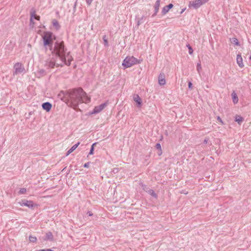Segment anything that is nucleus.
Here are the masks:
<instances>
[{
    "mask_svg": "<svg viewBox=\"0 0 251 251\" xmlns=\"http://www.w3.org/2000/svg\"><path fill=\"white\" fill-rule=\"evenodd\" d=\"M58 97L65 102L69 107L77 110L80 103H88L90 98L87 96L86 92L81 87H78L66 90L61 91Z\"/></svg>",
    "mask_w": 251,
    "mask_h": 251,
    "instance_id": "obj_1",
    "label": "nucleus"
},
{
    "mask_svg": "<svg viewBox=\"0 0 251 251\" xmlns=\"http://www.w3.org/2000/svg\"><path fill=\"white\" fill-rule=\"evenodd\" d=\"M67 49L65 47L64 42L63 41H58L54 43L53 50H52V56H55V58H60L63 55L66 54Z\"/></svg>",
    "mask_w": 251,
    "mask_h": 251,
    "instance_id": "obj_2",
    "label": "nucleus"
},
{
    "mask_svg": "<svg viewBox=\"0 0 251 251\" xmlns=\"http://www.w3.org/2000/svg\"><path fill=\"white\" fill-rule=\"evenodd\" d=\"M141 62L139 60H138L133 56H127L124 60L122 65L125 68H127L135 64H139Z\"/></svg>",
    "mask_w": 251,
    "mask_h": 251,
    "instance_id": "obj_3",
    "label": "nucleus"
},
{
    "mask_svg": "<svg viewBox=\"0 0 251 251\" xmlns=\"http://www.w3.org/2000/svg\"><path fill=\"white\" fill-rule=\"evenodd\" d=\"M42 39L43 41V46L46 49L48 45H50L51 41V34L50 31H45L42 35Z\"/></svg>",
    "mask_w": 251,
    "mask_h": 251,
    "instance_id": "obj_4",
    "label": "nucleus"
},
{
    "mask_svg": "<svg viewBox=\"0 0 251 251\" xmlns=\"http://www.w3.org/2000/svg\"><path fill=\"white\" fill-rule=\"evenodd\" d=\"M58 58H55V56L49 57L45 61L44 66L48 69L54 68V66H56V62H57Z\"/></svg>",
    "mask_w": 251,
    "mask_h": 251,
    "instance_id": "obj_5",
    "label": "nucleus"
},
{
    "mask_svg": "<svg viewBox=\"0 0 251 251\" xmlns=\"http://www.w3.org/2000/svg\"><path fill=\"white\" fill-rule=\"evenodd\" d=\"M14 75L21 74L25 72V67L21 63L17 62L15 63L14 66Z\"/></svg>",
    "mask_w": 251,
    "mask_h": 251,
    "instance_id": "obj_6",
    "label": "nucleus"
},
{
    "mask_svg": "<svg viewBox=\"0 0 251 251\" xmlns=\"http://www.w3.org/2000/svg\"><path fill=\"white\" fill-rule=\"evenodd\" d=\"M19 203L21 206H25L31 209H33L37 206V204L34 203L33 201H28L25 199L22 200Z\"/></svg>",
    "mask_w": 251,
    "mask_h": 251,
    "instance_id": "obj_7",
    "label": "nucleus"
},
{
    "mask_svg": "<svg viewBox=\"0 0 251 251\" xmlns=\"http://www.w3.org/2000/svg\"><path fill=\"white\" fill-rule=\"evenodd\" d=\"M108 102H105L104 103H101V104L95 106L94 108L92 113V114H97L99 112H100L101 111H102L107 105Z\"/></svg>",
    "mask_w": 251,
    "mask_h": 251,
    "instance_id": "obj_8",
    "label": "nucleus"
},
{
    "mask_svg": "<svg viewBox=\"0 0 251 251\" xmlns=\"http://www.w3.org/2000/svg\"><path fill=\"white\" fill-rule=\"evenodd\" d=\"M202 0H196L195 1H190L189 3V7L191 6L193 7L195 9H197L199 8L201 5H202Z\"/></svg>",
    "mask_w": 251,
    "mask_h": 251,
    "instance_id": "obj_9",
    "label": "nucleus"
},
{
    "mask_svg": "<svg viewBox=\"0 0 251 251\" xmlns=\"http://www.w3.org/2000/svg\"><path fill=\"white\" fill-rule=\"evenodd\" d=\"M134 101L136 103L138 107H141L142 105V100L138 94H134L133 97Z\"/></svg>",
    "mask_w": 251,
    "mask_h": 251,
    "instance_id": "obj_10",
    "label": "nucleus"
},
{
    "mask_svg": "<svg viewBox=\"0 0 251 251\" xmlns=\"http://www.w3.org/2000/svg\"><path fill=\"white\" fill-rule=\"evenodd\" d=\"M59 59L61 61V62L64 63L65 64V65L68 66L71 65V61L73 60V58L72 57H71V58H68V59L67 60L66 54H65L64 55H63L62 57H61Z\"/></svg>",
    "mask_w": 251,
    "mask_h": 251,
    "instance_id": "obj_11",
    "label": "nucleus"
},
{
    "mask_svg": "<svg viewBox=\"0 0 251 251\" xmlns=\"http://www.w3.org/2000/svg\"><path fill=\"white\" fill-rule=\"evenodd\" d=\"M59 59L61 61V62L64 63L65 64V65L68 66L71 65V61L73 60V58L72 57H71V58H68V59L67 60L66 54H65L64 55H63L62 57H61Z\"/></svg>",
    "mask_w": 251,
    "mask_h": 251,
    "instance_id": "obj_12",
    "label": "nucleus"
},
{
    "mask_svg": "<svg viewBox=\"0 0 251 251\" xmlns=\"http://www.w3.org/2000/svg\"><path fill=\"white\" fill-rule=\"evenodd\" d=\"M59 59L61 61V62L64 63L65 64V65L68 66L71 65V61L73 60V58L72 57H71V58H68V59L67 60L66 54H65L64 55H63L62 57H61Z\"/></svg>",
    "mask_w": 251,
    "mask_h": 251,
    "instance_id": "obj_13",
    "label": "nucleus"
},
{
    "mask_svg": "<svg viewBox=\"0 0 251 251\" xmlns=\"http://www.w3.org/2000/svg\"><path fill=\"white\" fill-rule=\"evenodd\" d=\"M52 106V104L49 102H45L42 104V107L43 109L46 110L47 112L50 111Z\"/></svg>",
    "mask_w": 251,
    "mask_h": 251,
    "instance_id": "obj_14",
    "label": "nucleus"
},
{
    "mask_svg": "<svg viewBox=\"0 0 251 251\" xmlns=\"http://www.w3.org/2000/svg\"><path fill=\"white\" fill-rule=\"evenodd\" d=\"M158 82L160 85H164L166 83L165 75L163 73H160L158 76Z\"/></svg>",
    "mask_w": 251,
    "mask_h": 251,
    "instance_id": "obj_15",
    "label": "nucleus"
},
{
    "mask_svg": "<svg viewBox=\"0 0 251 251\" xmlns=\"http://www.w3.org/2000/svg\"><path fill=\"white\" fill-rule=\"evenodd\" d=\"M173 4L172 3H169L168 5L164 6L162 10V15L166 14L171 8L173 7Z\"/></svg>",
    "mask_w": 251,
    "mask_h": 251,
    "instance_id": "obj_16",
    "label": "nucleus"
},
{
    "mask_svg": "<svg viewBox=\"0 0 251 251\" xmlns=\"http://www.w3.org/2000/svg\"><path fill=\"white\" fill-rule=\"evenodd\" d=\"M236 61L238 65L240 68L244 67V65L243 63V59L241 54H238L237 55Z\"/></svg>",
    "mask_w": 251,
    "mask_h": 251,
    "instance_id": "obj_17",
    "label": "nucleus"
},
{
    "mask_svg": "<svg viewBox=\"0 0 251 251\" xmlns=\"http://www.w3.org/2000/svg\"><path fill=\"white\" fill-rule=\"evenodd\" d=\"M80 144L79 142H77L76 144L73 145L67 152L66 153V156L69 155L70 153H71L72 152H73L76 148L78 146V145Z\"/></svg>",
    "mask_w": 251,
    "mask_h": 251,
    "instance_id": "obj_18",
    "label": "nucleus"
},
{
    "mask_svg": "<svg viewBox=\"0 0 251 251\" xmlns=\"http://www.w3.org/2000/svg\"><path fill=\"white\" fill-rule=\"evenodd\" d=\"M145 191L154 198H157V195L155 193L153 190L147 188V190H145Z\"/></svg>",
    "mask_w": 251,
    "mask_h": 251,
    "instance_id": "obj_19",
    "label": "nucleus"
},
{
    "mask_svg": "<svg viewBox=\"0 0 251 251\" xmlns=\"http://www.w3.org/2000/svg\"><path fill=\"white\" fill-rule=\"evenodd\" d=\"M235 121L237 122L239 125H241L244 121V118L240 115H236L235 116Z\"/></svg>",
    "mask_w": 251,
    "mask_h": 251,
    "instance_id": "obj_20",
    "label": "nucleus"
},
{
    "mask_svg": "<svg viewBox=\"0 0 251 251\" xmlns=\"http://www.w3.org/2000/svg\"><path fill=\"white\" fill-rule=\"evenodd\" d=\"M53 239V236L51 232L49 231L46 233L45 240L52 241Z\"/></svg>",
    "mask_w": 251,
    "mask_h": 251,
    "instance_id": "obj_21",
    "label": "nucleus"
},
{
    "mask_svg": "<svg viewBox=\"0 0 251 251\" xmlns=\"http://www.w3.org/2000/svg\"><path fill=\"white\" fill-rule=\"evenodd\" d=\"M52 23L53 25L55 27V29L57 30H59L61 26L59 25V24L57 20L53 19L52 21Z\"/></svg>",
    "mask_w": 251,
    "mask_h": 251,
    "instance_id": "obj_22",
    "label": "nucleus"
},
{
    "mask_svg": "<svg viewBox=\"0 0 251 251\" xmlns=\"http://www.w3.org/2000/svg\"><path fill=\"white\" fill-rule=\"evenodd\" d=\"M232 99L233 100V102L234 104L237 103L238 102V98L236 95V94L235 93L234 91H233L231 94Z\"/></svg>",
    "mask_w": 251,
    "mask_h": 251,
    "instance_id": "obj_23",
    "label": "nucleus"
},
{
    "mask_svg": "<svg viewBox=\"0 0 251 251\" xmlns=\"http://www.w3.org/2000/svg\"><path fill=\"white\" fill-rule=\"evenodd\" d=\"M230 42L232 44L235 45L236 46H240V43L236 38L233 37L230 39Z\"/></svg>",
    "mask_w": 251,
    "mask_h": 251,
    "instance_id": "obj_24",
    "label": "nucleus"
},
{
    "mask_svg": "<svg viewBox=\"0 0 251 251\" xmlns=\"http://www.w3.org/2000/svg\"><path fill=\"white\" fill-rule=\"evenodd\" d=\"M160 0H157L154 5V11L158 12L160 6Z\"/></svg>",
    "mask_w": 251,
    "mask_h": 251,
    "instance_id": "obj_25",
    "label": "nucleus"
},
{
    "mask_svg": "<svg viewBox=\"0 0 251 251\" xmlns=\"http://www.w3.org/2000/svg\"><path fill=\"white\" fill-rule=\"evenodd\" d=\"M30 15V18H32V19H35V17H37V15L36 14V11L33 8H32L31 9Z\"/></svg>",
    "mask_w": 251,
    "mask_h": 251,
    "instance_id": "obj_26",
    "label": "nucleus"
},
{
    "mask_svg": "<svg viewBox=\"0 0 251 251\" xmlns=\"http://www.w3.org/2000/svg\"><path fill=\"white\" fill-rule=\"evenodd\" d=\"M97 144V143H94L92 145L89 153V155H92L94 154L95 146Z\"/></svg>",
    "mask_w": 251,
    "mask_h": 251,
    "instance_id": "obj_27",
    "label": "nucleus"
},
{
    "mask_svg": "<svg viewBox=\"0 0 251 251\" xmlns=\"http://www.w3.org/2000/svg\"><path fill=\"white\" fill-rule=\"evenodd\" d=\"M28 238L30 242L36 243L37 241V238L35 236H33L31 235H30Z\"/></svg>",
    "mask_w": 251,
    "mask_h": 251,
    "instance_id": "obj_28",
    "label": "nucleus"
},
{
    "mask_svg": "<svg viewBox=\"0 0 251 251\" xmlns=\"http://www.w3.org/2000/svg\"><path fill=\"white\" fill-rule=\"evenodd\" d=\"M37 74L39 75L40 76L39 77H40L41 76H43L46 75V73L45 71V70L42 69H40L37 71Z\"/></svg>",
    "mask_w": 251,
    "mask_h": 251,
    "instance_id": "obj_29",
    "label": "nucleus"
},
{
    "mask_svg": "<svg viewBox=\"0 0 251 251\" xmlns=\"http://www.w3.org/2000/svg\"><path fill=\"white\" fill-rule=\"evenodd\" d=\"M145 18L144 16H142L141 18H139L138 21H137V25L138 26H139L140 25H141V24H142L144 22H143V19Z\"/></svg>",
    "mask_w": 251,
    "mask_h": 251,
    "instance_id": "obj_30",
    "label": "nucleus"
},
{
    "mask_svg": "<svg viewBox=\"0 0 251 251\" xmlns=\"http://www.w3.org/2000/svg\"><path fill=\"white\" fill-rule=\"evenodd\" d=\"M186 47L188 48L189 49V53L190 54H192L193 53V50L192 49V47L190 45V44H187L186 45Z\"/></svg>",
    "mask_w": 251,
    "mask_h": 251,
    "instance_id": "obj_31",
    "label": "nucleus"
},
{
    "mask_svg": "<svg viewBox=\"0 0 251 251\" xmlns=\"http://www.w3.org/2000/svg\"><path fill=\"white\" fill-rule=\"evenodd\" d=\"M103 41H104V46H108V40H107V39L106 38V35L103 36Z\"/></svg>",
    "mask_w": 251,
    "mask_h": 251,
    "instance_id": "obj_32",
    "label": "nucleus"
},
{
    "mask_svg": "<svg viewBox=\"0 0 251 251\" xmlns=\"http://www.w3.org/2000/svg\"><path fill=\"white\" fill-rule=\"evenodd\" d=\"M26 192V189L24 188H21L19 191V193L21 194H25Z\"/></svg>",
    "mask_w": 251,
    "mask_h": 251,
    "instance_id": "obj_33",
    "label": "nucleus"
},
{
    "mask_svg": "<svg viewBox=\"0 0 251 251\" xmlns=\"http://www.w3.org/2000/svg\"><path fill=\"white\" fill-rule=\"evenodd\" d=\"M201 70V63H198L197 65V70L198 73H200Z\"/></svg>",
    "mask_w": 251,
    "mask_h": 251,
    "instance_id": "obj_34",
    "label": "nucleus"
},
{
    "mask_svg": "<svg viewBox=\"0 0 251 251\" xmlns=\"http://www.w3.org/2000/svg\"><path fill=\"white\" fill-rule=\"evenodd\" d=\"M51 41L52 43H53V41L56 39V36L53 34L52 32H51Z\"/></svg>",
    "mask_w": 251,
    "mask_h": 251,
    "instance_id": "obj_35",
    "label": "nucleus"
},
{
    "mask_svg": "<svg viewBox=\"0 0 251 251\" xmlns=\"http://www.w3.org/2000/svg\"><path fill=\"white\" fill-rule=\"evenodd\" d=\"M155 148L159 151H161V147L160 143H157L155 145Z\"/></svg>",
    "mask_w": 251,
    "mask_h": 251,
    "instance_id": "obj_36",
    "label": "nucleus"
},
{
    "mask_svg": "<svg viewBox=\"0 0 251 251\" xmlns=\"http://www.w3.org/2000/svg\"><path fill=\"white\" fill-rule=\"evenodd\" d=\"M64 65H65V64L63 62H62L61 63H58L57 62H56V66L57 67H62L64 66Z\"/></svg>",
    "mask_w": 251,
    "mask_h": 251,
    "instance_id": "obj_37",
    "label": "nucleus"
},
{
    "mask_svg": "<svg viewBox=\"0 0 251 251\" xmlns=\"http://www.w3.org/2000/svg\"><path fill=\"white\" fill-rule=\"evenodd\" d=\"M188 88L190 89V90H192V86H193V84L192 83L191 81H188Z\"/></svg>",
    "mask_w": 251,
    "mask_h": 251,
    "instance_id": "obj_38",
    "label": "nucleus"
},
{
    "mask_svg": "<svg viewBox=\"0 0 251 251\" xmlns=\"http://www.w3.org/2000/svg\"><path fill=\"white\" fill-rule=\"evenodd\" d=\"M47 47H49L50 50L52 52V50H53V43H51L50 45H48Z\"/></svg>",
    "mask_w": 251,
    "mask_h": 251,
    "instance_id": "obj_39",
    "label": "nucleus"
},
{
    "mask_svg": "<svg viewBox=\"0 0 251 251\" xmlns=\"http://www.w3.org/2000/svg\"><path fill=\"white\" fill-rule=\"evenodd\" d=\"M34 24H35V23L33 21V19H32V18H30V25L33 26L34 25Z\"/></svg>",
    "mask_w": 251,
    "mask_h": 251,
    "instance_id": "obj_40",
    "label": "nucleus"
},
{
    "mask_svg": "<svg viewBox=\"0 0 251 251\" xmlns=\"http://www.w3.org/2000/svg\"><path fill=\"white\" fill-rule=\"evenodd\" d=\"M209 140V138L208 137H205L204 141H203V144H207L208 143V141Z\"/></svg>",
    "mask_w": 251,
    "mask_h": 251,
    "instance_id": "obj_41",
    "label": "nucleus"
},
{
    "mask_svg": "<svg viewBox=\"0 0 251 251\" xmlns=\"http://www.w3.org/2000/svg\"><path fill=\"white\" fill-rule=\"evenodd\" d=\"M38 251H54L51 250V249H47L40 250Z\"/></svg>",
    "mask_w": 251,
    "mask_h": 251,
    "instance_id": "obj_42",
    "label": "nucleus"
},
{
    "mask_svg": "<svg viewBox=\"0 0 251 251\" xmlns=\"http://www.w3.org/2000/svg\"><path fill=\"white\" fill-rule=\"evenodd\" d=\"M90 162H87L86 163H85L83 165V167L84 168H88L89 166V164H90Z\"/></svg>",
    "mask_w": 251,
    "mask_h": 251,
    "instance_id": "obj_43",
    "label": "nucleus"
},
{
    "mask_svg": "<svg viewBox=\"0 0 251 251\" xmlns=\"http://www.w3.org/2000/svg\"><path fill=\"white\" fill-rule=\"evenodd\" d=\"M93 0H86V2L88 5H90Z\"/></svg>",
    "mask_w": 251,
    "mask_h": 251,
    "instance_id": "obj_44",
    "label": "nucleus"
},
{
    "mask_svg": "<svg viewBox=\"0 0 251 251\" xmlns=\"http://www.w3.org/2000/svg\"><path fill=\"white\" fill-rule=\"evenodd\" d=\"M217 120L219 122L221 123L222 124H223V122L222 119L219 116L217 117Z\"/></svg>",
    "mask_w": 251,
    "mask_h": 251,
    "instance_id": "obj_45",
    "label": "nucleus"
},
{
    "mask_svg": "<svg viewBox=\"0 0 251 251\" xmlns=\"http://www.w3.org/2000/svg\"><path fill=\"white\" fill-rule=\"evenodd\" d=\"M143 189L145 191V190H147V188H148L146 185H142Z\"/></svg>",
    "mask_w": 251,
    "mask_h": 251,
    "instance_id": "obj_46",
    "label": "nucleus"
},
{
    "mask_svg": "<svg viewBox=\"0 0 251 251\" xmlns=\"http://www.w3.org/2000/svg\"><path fill=\"white\" fill-rule=\"evenodd\" d=\"M76 3H77V1H76L75 3V4H74V11H75V8H76Z\"/></svg>",
    "mask_w": 251,
    "mask_h": 251,
    "instance_id": "obj_47",
    "label": "nucleus"
},
{
    "mask_svg": "<svg viewBox=\"0 0 251 251\" xmlns=\"http://www.w3.org/2000/svg\"><path fill=\"white\" fill-rule=\"evenodd\" d=\"M40 19V17L39 16H37L36 17H35V19L38 21H39Z\"/></svg>",
    "mask_w": 251,
    "mask_h": 251,
    "instance_id": "obj_48",
    "label": "nucleus"
},
{
    "mask_svg": "<svg viewBox=\"0 0 251 251\" xmlns=\"http://www.w3.org/2000/svg\"><path fill=\"white\" fill-rule=\"evenodd\" d=\"M87 214H88V215H89V216H92V215H93V213H92L91 212H90V211H88V212H87Z\"/></svg>",
    "mask_w": 251,
    "mask_h": 251,
    "instance_id": "obj_49",
    "label": "nucleus"
},
{
    "mask_svg": "<svg viewBox=\"0 0 251 251\" xmlns=\"http://www.w3.org/2000/svg\"><path fill=\"white\" fill-rule=\"evenodd\" d=\"M185 10H186V8H184L182 9L181 10V12H180V14L183 13V12H184Z\"/></svg>",
    "mask_w": 251,
    "mask_h": 251,
    "instance_id": "obj_50",
    "label": "nucleus"
},
{
    "mask_svg": "<svg viewBox=\"0 0 251 251\" xmlns=\"http://www.w3.org/2000/svg\"><path fill=\"white\" fill-rule=\"evenodd\" d=\"M162 150H161V151H159V152L158 153V155H160L161 154H162Z\"/></svg>",
    "mask_w": 251,
    "mask_h": 251,
    "instance_id": "obj_51",
    "label": "nucleus"
},
{
    "mask_svg": "<svg viewBox=\"0 0 251 251\" xmlns=\"http://www.w3.org/2000/svg\"><path fill=\"white\" fill-rule=\"evenodd\" d=\"M157 12H156L155 11H154V13L153 14V15H152V17H154L155 16L156 14H157Z\"/></svg>",
    "mask_w": 251,
    "mask_h": 251,
    "instance_id": "obj_52",
    "label": "nucleus"
},
{
    "mask_svg": "<svg viewBox=\"0 0 251 251\" xmlns=\"http://www.w3.org/2000/svg\"><path fill=\"white\" fill-rule=\"evenodd\" d=\"M70 52H68V53H67V55H66V57H67V56H68L70 55Z\"/></svg>",
    "mask_w": 251,
    "mask_h": 251,
    "instance_id": "obj_53",
    "label": "nucleus"
},
{
    "mask_svg": "<svg viewBox=\"0 0 251 251\" xmlns=\"http://www.w3.org/2000/svg\"><path fill=\"white\" fill-rule=\"evenodd\" d=\"M250 58V59L251 60V55H250V58Z\"/></svg>",
    "mask_w": 251,
    "mask_h": 251,
    "instance_id": "obj_54",
    "label": "nucleus"
}]
</instances>
